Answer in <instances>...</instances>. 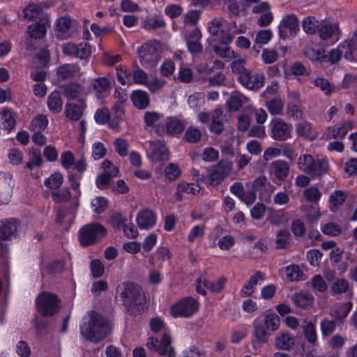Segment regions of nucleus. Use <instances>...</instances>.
Wrapping results in <instances>:
<instances>
[{"instance_id": "f257e3e1", "label": "nucleus", "mask_w": 357, "mask_h": 357, "mask_svg": "<svg viewBox=\"0 0 357 357\" xmlns=\"http://www.w3.org/2000/svg\"><path fill=\"white\" fill-rule=\"evenodd\" d=\"M116 294L120 297L125 312L129 315L137 316L144 312L146 299L138 284L130 281L123 282L117 286Z\"/></svg>"}, {"instance_id": "f03ea898", "label": "nucleus", "mask_w": 357, "mask_h": 357, "mask_svg": "<svg viewBox=\"0 0 357 357\" xmlns=\"http://www.w3.org/2000/svg\"><path fill=\"white\" fill-rule=\"evenodd\" d=\"M280 326V319L272 310H265L252 321V342L262 345L268 343L270 337Z\"/></svg>"}, {"instance_id": "7ed1b4c3", "label": "nucleus", "mask_w": 357, "mask_h": 357, "mask_svg": "<svg viewBox=\"0 0 357 357\" xmlns=\"http://www.w3.org/2000/svg\"><path fill=\"white\" fill-rule=\"evenodd\" d=\"M225 21L218 19L212 20L208 26V31L211 36L208 40L213 43V50L215 53L222 58L230 57L234 54V51L231 50L229 45L232 42L234 36L224 30V23Z\"/></svg>"}, {"instance_id": "20e7f679", "label": "nucleus", "mask_w": 357, "mask_h": 357, "mask_svg": "<svg viewBox=\"0 0 357 357\" xmlns=\"http://www.w3.org/2000/svg\"><path fill=\"white\" fill-rule=\"evenodd\" d=\"M79 330L85 339L98 342L104 340L109 333V321L98 312L92 310L89 321L81 324Z\"/></svg>"}, {"instance_id": "39448f33", "label": "nucleus", "mask_w": 357, "mask_h": 357, "mask_svg": "<svg viewBox=\"0 0 357 357\" xmlns=\"http://www.w3.org/2000/svg\"><path fill=\"white\" fill-rule=\"evenodd\" d=\"M107 234V229L98 222L82 227L78 231V241L82 247H89L100 241Z\"/></svg>"}, {"instance_id": "423d86ee", "label": "nucleus", "mask_w": 357, "mask_h": 357, "mask_svg": "<svg viewBox=\"0 0 357 357\" xmlns=\"http://www.w3.org/2000/svg\"><path fill=\"white\" fill-rule=\"evenodd\" d=\"M298 168L312 178H320L328 173V162L325 159L315 158L310 154L301 155L298 161Z\"/></svg>"}, {"instance_id": "0eeeda50", "label": "nucleus", "mask_w": 357, "mask_h": 357, "mask_svg": "<svg viewBox=\"0 0 357 357\" xmlns=\"http://www.w3.org/2000/svg\"><path fill=\"white\" fill-rule=\"evenodd\" d=\"M199 301L192 296L182 297L169 307V314L173 318L192 317L199 309Z\"/></svg>"}, {"instance_id": "6e6552de", "label": "nucleus", "mask_w": 357, "mask_h": 357, "mask_svg": "<svg viewBox=\"0 0 357 357\" xmlns=\"http://www.w3.org/2000/svg\"><path fill=\"white\" fill-rule=\"evenodd\" d=\"M60 301L56 294L49 291H43L36 298V307L42 317H53L59 310Z\"/></svg>"}, {"instance_id": "1a4fd4ad", "label": "nucleus", "mask_w": 357, "mask_h": 357, "mask_svg": "<svg viewBox=\"0 0 357 357\" xmlns=\"http://www.w3.org/2000/svg\"><path fill=\"white\" fill-rule=\"evenodd\" d=\"M138 52L140 63L146 68H155L161 59L160 43L157 40L144 43Z\"/></svg>"}, {"instance_id": "9d476101", "label": "nucleus", "mask_w": 357, "mask_h": 357, "mask_svg": "<svg viewBox=\"0 0 357 357\" xmlns=\"http://www.w3.org/2000/svg\"><path fill=\"white\" fill-rule=\"evenodd\" d=\"M171 343V336L165 333L160 340L155 337H149L146 346L149 349L157 352L160 356L167 354V357H176L174 348L169 347Z\"/></svg>"}, {"instance_id": "9b49d317", "label": "nucleus", "mask_w": 357, "mask_h": 357, "mask_svg": "<svg viewBox=\"0 0 357 357\" xmlns=\"http://www.w3.org/2000/svg\"><path fill=\"white\" fill-rule=\"evenodd\" d=\"M292 125L280 118L272 119L268 125L270 137L279 142L285 141L291 137Z\"/></svg>"}, {"instance_id": "f8f14e48", "label": "nucleus", "mask_w": 357, "mask_h": 357, "mask_svg": "<svg viewBox=\"0 0 357 357\" xmlns=\"http://www.w3.org/2000/svg\"><path fill=\"white\" fill-rule=\"evenodd\" d=\"M62 50L65 55L79 59H87L91 54V45L86 42L79 44L66 43L63 45Z\"/></svg>"}, {"instance_id": "ddd939ff", "label": "nucleus", "mask_w": 357, "mask_h": 357, "mask_svg": "<svg viewBox=\"0 0 357 357\" xmlns=\"http://www.w3.org/2000/svg\"><path fill=\"white\" fill-rule=\"evenodd\" d=\"M287 30L291 35H296L300 30L299 20L294 13L284 15L280 21L278 25L279 37L286 39L288 37Z\"/></svg>"}, {"instance_id": "4468645a", "label": "nucleus", "mask_w": 357, "mask_h": 357, "mask_svg": "<svg viewBox=\"0 0 357 357\" xmlns=\"http://www.w3.org/2000/svg\"><path fill=\"white\" fill-rule=\"evenodd\" d=\"M238 80L246 89L258 90L264 86V75L261 73L252 74L247 69L238 77Z\"/></svg>"}, {"instance_id": "2eb2a0df", "label": "nucleus", "mask_w": 357, "mask_h": 357, "mask_svg": "<svg viewBox=\"0 0 357 357\" xmlns=\"http://www.w3.org/2000/svg\"><path fill=\"white\" fill-rule=\"evenodd\" d=\"M20 222L14 218H6L0 221V240L8 241L17 236Z\"/></svg>"}, {"instance_id": "dca6fc26", "label": "nucleus", "mask_w": 357, "mask_h": 357, "mask_svg": "<svg viewBox=\"0 0 357 357\" xmlns=\"http://www.w3.org/2000/svg\"><path fill=\"white\" fill-rule=\"evenodd\" d=\"M157 221L155 213L151 209L144 208L140 211L136 217L137 226L140 229H150L153 228Z\"/></svg>"}, {"instance_id": "f3484780", "label": "nucleus", "mask_w": 357, "mask_h": 357, "mask_svg": "<svg viewBox=\"0 0 357 357\" xmlns=\"http://www.w3.org/2000/svg\"><path fill=\"white\" fill-rule=\"evenodd\" d=\"M151 149L149 154L153 162H164L169 160V150L161 141H156L151 144Z\"/></svg>"}, {"instance_id": "a211bd4d", "label": "nucleus", "mask_w": 357, "mask_h": 357, "mask_svg": "<svg viewBox=\"0 0 357 357\" xmlns=\"http://www.w3.org/2000/svg\"><path fill=\"white\" fill-rule=\"evenodd\" d=\"M50 26L49 21L45 18H40L27 27V33L31 38L42 39L47 33V27Z\"/></svg>"}, {"instance_id": "6ab92c4d", "label": "nucleus", "mask_w": 357, "mask_h": 357, "mask_svg": "<svg viewBox=\"0 0 357 357\" xmlns=\"http://www.w3.org/2000/svg\"><path fill=\"white\" fill-rule=\"evenodd\" d=\"M343 57L351 62L357 63V38L352 37L340 43Z\"/></svg>"}, {"instance_id": "aec40b11", "label": "nucleus", "mask_w": 357, "mask_h": 357, "mask_svg": "<svg viewBox=\"0 0 357 357\" xmlns=\"http://www.w3.org/2000/svg\"><path fill=\"white\" fill-rule=\"evenodd\" d=\"M80 68L77 63H64L56 68V77L60 81L73 79L79 72Z\"/></svg>"}, {"instance_id": "412c9836", "label": "nucleus", "mask_w": 357, "mask_h": 357, "mask_svg": "<svg viewBox=\"0 0 357 357\" xmlns=\"http://www.w3.org/2000/svg\"><path fill=\"white\" fill-rule=\"evenodd\" d=\"M16 125V113L11 109L3 107L0 112V128L11 130Z\"/></svg>"}, {"instance_id": "4be33fe9", "label": "nucleus", "mask_w": 357, "mask_h": 357, "mask_svg": "<svg viewBox=\"0 0 357 357\" xmlns=\"http://www.w3.org/2000/svg\"><path fill=\"white\" fill-rule=\"evenodd\" d=\"M130 100L132 105L138 109H145L150 103L149 95L146 91L141 89L132 91Z\"/></svg>"}, {"instance_id": "5701e85b", "label": "nucleus", "mask_w": 357, "mask_h": 357, "mask_svg": "<svg viewBox=\"0 0 357 357\" xmlns=\"http://www.w3.org/2000/svg\"><path fill=\"white\" fill-rule=\"evenodd\" d=\"M91 84L98 99L102 100L107 96L110 89V82L106 77H100L96 78Z\"/></svg>"}, {"instance_id": "b1692460", "label": "nucleus", "mask_w": 357, "mask_h": 357, "mask_svg": "<svg viewBox=\"0 0 357 357\" xmlns=\"http://www.w3.org/2000/svg\"><path fill=\"white\" fill-rule=\"evenodd\" d=\"M352 303L347 302L341 305H338L332 308L331 315L341 326L344 324V319L348 316L352 309Z\"/></svg>"}, {"instance_id": "393cba45", "label": "nucleus", "mask_w": 357, "mask_h": 357, "mask_svg": "<svg viewBox=\"0 0 357 357\" xmlns=\"http://www.w3.org/2000/svg\"><path fill=\"white\" fill-rule=\"evenodd\" d=\"M190 38H195V40H191L187 39L186 43L188 50L192 55H195L201 53L203 50V47L201 43L199 41L202 37L201 32L199 29L193 30L189 35Z\"/></svg>"}, {"instance_id": "a878e982", "label": "nucleus", "mask_w": 357, "mask_h": 357, "mask_svg": "<svg viewBox=\"0 0 357 357\" xmlns=\"http://www.w3.org/2000/svg\"><path fill=\"white\" fill-rule=\"evenodd\" d=\"M47 108L54 114L59 113L63 107V101L60 93L54 90L47 97Z\"/></svg>"}, {"instance_id": "bb28decb", "label": "nucleus", "mask_w": 357, "mask_h": 357, "mask_svg": "<svg viewBox=\"0 0 357 357\" xmlns=\"http://www.w3.org/2000/svg\"><path fill=\"white\" fill-rule=\"evenodd\" d=\"M339 31L338 24L335 22H323L318 29L319 38L326 40L332 38L334 33Z\"/></svg>"}, {"instance_id": "cd10ccee", "label": "nucleus", "mask_w": 357, "mask_h": 357, "mask_svg": "<svg viewBox=\"0 0 357 357\" xmlns=\"http://www.w3.org/2000/svg\"><path fill=\"white\" fill-rule=\"evenodd\" d=\"M294 344V340L290 333L283 332L275 337V347L280 350H289Z\"/></svg>"}, {"instance_id": "c85d7f7f", "label": "nucleus", "mask_w": 357, "mask_h": 357, "mask_svg": "<svg viewBox=\"0 0 357 357\" xmlns=\"http://www.w3.org/2000/svg\"><path fill=\"white\" fill-rule=\"evenodd\" d=\"M166 129L168 135L174 136L182 133L185 129V123L181 120L174 117H168L166 120Z\"/></svg>"}, {"instance_id": "c756f323", "label": "nucleus", "mask_w": 357, "mask_h": 357, "mask_svg": "<svg viewBox=\"0 0 357 357\" xmlns=\"http://www.w3.org/2000/svg\"><path fill=\"white\" fill-rule=\"evenodd\" d=\"M124 115V107L113 106L109 112V127L112 129H118Z\"/></svg>"}, {"instance_id": "7c9ffc66", "label": "nucleus", "mask_w": 357, "mask_h": 357, "mask_svg": "<svg viewBox=\"0 0 357 357\" xmlns=\"http://www.w3.org/2000/svg\"><path fill=\"white\" fill-rule=\"evenodd\" d=\"M337 326L341 327L342 326L333 318L331 319L328 318L323 319L320 322V331L322 337L324 338L331 335L335 331Z\"/></svg>"}, {"instance_id": "2f4dec72", "label": "nucleus", "mask_w": 357, "mask_h": 357, "mask_svg": "<svg viewBox=\"0 0 357 357\" xmlns=\"http://www.w3.org/2000/svg\"><path fill=\"white\" fill-rule=\"evenodd\" d=\"M291 300L296 306L306 309L312 305L314 297L310 294L300 292L293 295Z\"/></svg>"}, {"instance_id": "473e14b6", "label": "nucleus", "mask_w": 357, "mask_h": 357, "mask_svg": "<svg viewBox=\"0 0 357 357\" xmlns=\"http://www.w3.org/2000/svg\"><path fill=\"white\" fill-rule=\"evenodd\" d=\"M351 128L346 123L339 126H329L327 128L328 138L342 139L347 135L349 129Z\"/></svg>"}, {"instance_id": "72a5a7b5", "label": "nucleus", "mask_w": 357, "mask_h": 357, "mask_svg": "<svg viewBox=\"0 0 357 357\" xmlns=\"http://www.w3.org/2000/svg\"><path fill=\"white\" fill-rule=\"evenodd\" d=\"M65 268L63 259H54L50 261L43 267V271L48 275H56L61 273Z\"/></svg>"}, {"instance_id": "f704fd0d", "label": "nucleus", "mask_w": 357, "mask_h": 357, "mask_svg": "<svg viewBox=\"0 0 357 357\" xmlns=\"http://www.w3.org/2000/svg\"><path fill=\"white\" fill-rule=\"evenodd\" d=\"M83 107L75 103H68L65 108L66 118L71 121H78L82 115Z\"/></svg>"}, {"instance_id": "c9c22d12", "label": "nucleus", "mask_w": 357, "mask_h": 357, "mask_svg": "<svg viewBox=\"0 0 357 357\" xmlns=\"http://www.w3.org/2000/svg\"><path fill=\"white\" fill-rule=\"evenodd\" d=\"M116 71L117 80L121 84L126 85L131 83L132 70L126 66L119 65L116 66Z\"/></svg>"}, {"instance_id": "e433bc0d", "label": "nucleus", "mask_w": 357, "mask_h": 357, "mask_svg": "<svg viewBox=\"0 0 357 357\" xmlns=\"http://www.w3.org/2000/svg\"><path fill=\"white\" fill-rule=\"evenodd\" d=\"M320 22L313 16H307L303 20L302 27L307 34H314L317 32Z\"/></svg>"}, {"instance_id": "4c0bfd02", "label": "nucleus", "mask_w": 357, "mask_h": 357, "mask_svg": "<svg viewBox=\"0 0 357 357\" xmlns=\"http://www.w3.org/2000/svg\"><path fill=\"white\" fill-rule=\"evenodd\" d=\"M273 169L277 178L284 180L289 172L288 163L282 160H277L273 163Z\"/></svg>"}, {"instance_id": "58836bf2", "label": "nucleus", "mask_w": 357, "mask_h": 357, "mask_svg": "<svg viewBox=\"0 0 357 357\" xmlns=\"http://www.w3.org/2000/svg\"><path fill=\"white\" fill-rule=\"evenodd\" d=\"M227 278L224 276L219 278L216 281L203 280V286L213 293H220L225 287Z\"/></svg>"}, {"instance_id": "ea45409f", "label": "nucleus", "mask_w": 357, "mask_h": 357, "mask_svg": "<svg viewBox=\"0 0 357 357\" xmlns=\"http://www.w3.org/2000/svg\"><path fill=\"white\" fill-rule=\"evenodd\" d=\"M48 119L44 114H38L31 120L29 125L31 131H43L48 125Z\"/></svg>"}, {"instance_id": "a19ab883", "label": "nucleus", "mask_w": 357, "mask_h": 357, "mask_svg": "<svg viewBox=\"0 0 357 357\" xmlns=\"http://www.w3.org/2000/svg\"><path fill=\"white\" fill-rule=\"evenodd\" d=\"M127 222V218L120 212L112 213L109 218V223L111 227L117 230H122Z\"/></svg>"}, {"instance_id": "79ce46f5", "label": "nucleus", "mask_w": 357, "mask_h": 357, "mask_svg": "<svg viewBox=\"0 0 357 357\" xmlns=\"http://www.w3.org/2000/svg\"><path fill=\"white\" fill-rule=\"evenodd\" d=\"M119 173V169L114 171L106 172L98 175L96 178V185L100 190H102L110 183L111 178L116 176Z\"/></svg>"}, {"instance_id": "37998d69", "label": "nucleus", "mask_w": 357, "mask_h": 357, "mask_svg": "<svg viewBox=\"0 0 357 357\" xmlns=\"http://www.w3.org/2000/svg\"><path fill=\"white\" fill-rule=\"evenodd\" d=\"M63 181V175L60 172H54L50 177L45 180L44 184L46 187L52 190H58L61 188Z\"/></svg>"}, {"instance_id": "c03bdc74", "label": "nucleus", "mask_w": 357, "mask_h": 357, "mask_svg": "<svg viewBox=\"0 0 357 357\" xmlns=\"http://www.w3.org/2000/svg\"><path fill=\"white\" fill-rule=\"evenodd\" d=\"M165 26L166 22L164 18L160 15H154L153 17L144 20L143 26L145 29L149 31Z\"/></svg>"}, {"instance_id": "a18cd8bd", "label": "nucleus", "mask_w": 357, "mask_h": 357, "mask_svg": "<svg viewBox=\"0 0 357 357\" xmlns=\"http://www.w3.org/2000/svg\"><path fill=\"white\" fill-rule=\"evenodd\" d=\"M82 88L79 84L73 82L68 84L63 88V96L68 100H74L79 97Z\"/></svg>"}, {"instance_id": "49530a36", "label": "nucleus", "mask_w": 357, "mask_h": 357, "mask_svg": "<svg viewBox=\"0 0 357 357\" xmlns=\"http://www.w3.org/2000/svg\"><path fill=\"white\" fill-rule=\"evenodd\" d=\"M303 334L307 341L314 346L317 343V333L316 326L312 321L307 323L303 327Z\"/></svg>"}, {"instance_id": "de8ad7c7", "label": "nucleus", "mask_w": 357, "mask_h": 357, "mask_svg": "<svg viewBox=\"0 0 357 357\" xmlns=\"http://www.w3.org/2000/svg\"><path fill=\"white\" fill-rule=\"evenodd\" d=\"M273 33L270 29L260 30L256 35L254 48H261L262 45L267 44L272 38Z\"/></svg>"}, {"instance_id": "09e8293b", "label": "nucleus", "mask_w": 357, "mask_h": 357, "mask_svg": "<svg viewBox=\"0 0 357 357\" xmlns=\"http://www.w3.org/2000/svg\"><path fill=\"white\" fill-rule=\"evenodd\" d=\"M181 172L177 164H168L164 171L165 178L168 181H176L181 175Z\"/></svg>"}, {"instance_id": "8fccbe9b", "label": "nucleus", "mask_w": 357, "mask_h": 357, "mask_svg": "<svg viewBox=\"0 0 357 357\" xmlns=\"http://www.w3.org/2000/svg\"><path fill=\"white\" fill-rule=\"evenodd\" d=\"M322 48L307 47L305 50V55L312 61H326V56Z\"/></svg>"}, {"instance_id": "3c124183", "label": "nucleus", "mask_w": 357, "mask_h": 357, "mask_svg": "<svg viewBox=\"0 0 357 357\" xmlns=\"http://www.w3.org/2000/svg\"><path fill=\"white\" fill-rule=\"evenodd\" d=\"M314 84L319 87L326 96H331L335 90L334 85L324 77H317L314 80Z\"/></svg>"}, {"instance_id": "603ef678", "label": "nucleus", "mask_w": 357, "mask_h": 357, "mask_svg": "<svg viewBox=\"0 0 357 357\" xmlns=\"http://www.w3.org/2000/svg\"><path fill=\"white\" fill-rule=\"evenodd\" d=\"M202 133L199 129L190 126L187 128L183 139L190 144H197L200 141Z\"/></svg>"}, {"instance_id": "864d4df0", "label": "nucleus", "mask_w": 357, "mask_h": 357, "mask_svg": "<svg viewBox=\"0 0 357 357\" xmlns=\"http://www.w3.org/2000/svg\"><path fill=\"white\" fill-rule=\"evenodd\" d=\"M266 106L272 115L280 114L283 109V102L280 98H274L266 101Z\"/></svg>"}, {"instance_id": "5fc2aeb1", "label": "nucleus", "mask_w": 357, "mask_h": 357, "mask_svg": "<svg viewBox=\"0 0 357 357\" xmlns=\"http://www.w3.org/2000/svg\"><path fill=\"white\" fill-rule=\"evenodd\" d=\"M286 275L287 278L291 282L299 281L302 280L303 273L301 270L298 265L291 264L286 268Z\"/></svg>"}, {"instance_id": "6e6d98bb", "label": "nucleus", "mask_w": 357, "mask_h": 357, "mask_svg": "<svg viewBox=\"0 0 357 357\" xmlns=\"http://www.w3.org/2000/svg\"><path fill=\"white\" fill-rule=\"evenodd\" d=\"M52 199L55 202L64 203L71 198V192L69 188L58 189L52 191Z\"/></svg>"}, {"instance_id": "4d7b16f0", "label": "nucleus", "mask_w": 357, "mask_h": 357, "mask_svg": "<svg viewBox=\"0 0 357 357\" xmlns=\"http://www.w3.org/2000/svg\"><path fill=\"white\" fill-rule=\"evenodd\" d=\"M90 271L93 278H99L102 277L105 273V266L100 259H95L91 261Z\"/></svg>"}, {"instance_id": "13d9d810", "label": "nucleus", "mask_w": 357, "mask_h": 357, "mask_svg": "<svg viewBox=\"0 0 357 357\" xmlns=\"http://www.w3.org/2000/svg\"><path fill=\"white\" fill-rule=\"evenodd\" d=\"M91 206L95 213L101 214L107 209V200L103 197H97L91 200Z\"/></svg>"}, {"instance_id": "bf43d9fd", "label": "nucleus", "mask_w": 357, "mask_h": 357, "mask_svg": "<svg viewBox=\"0 0 357 357\" xmlns=\"http://www.w3.org/2000/svg\"><path fill=\"white\" fill-rule=\"evenodd\" d=\"M109 110L105 107L98 108L94 114V120L98 125H109Z\"/></svg>"}, {"instance_id": "052dcab7", "label": "nucleus", "mask_w": 357, "mask_h": 357, "mask_svg": "<svg viewBox=\"0 0 357 357\" xmlns=\"http://www.w3.org/2000/svg\"><path fill=\"white\" fill-rule=\"evenodd\" d=\"M132 82L137 84H145L148 79V75L146 72L139 68L137 63L135 64L134 70L132 73Z\"/></svg>"}, {"instance_id": "680f3d73", "label": "nucleus", "mask_w": 357, "mask_h": 357, "mask_svg": "<svg viewBox=\"0 0 357 357\" xmlns=\"http://www.w3.org/2000/svg\"><path fill=\"white\" fill-rule=\"evenodd\" d=\"M303 196L308 202H318L321 197V192L315 186H310L303 191Z\"/></svg>"}, {"instance_id": "e2e57ef3", "label": "nucleus", "mask_w": 357, "mask_h": 357, "mask_svg": "<svg viewBox=\"0 0 357 357\" xmlns=\"http://www.w3.org/2000/svg\"><path fill=\"white\" fill-rule=\"evenodd\" d=\"M290 236V232L287 229H280L276 236V248L278 249L287 248Z\"/></svg>"}, {"instance_id": "0e129e2a", "label": "nucleus", "mask_w": 357, "mask_h": 357, "mask_svg": "<svg viewBox=\"0 0 357 357\" xmlns=\"http://www.w3.org/2000/svg\"><path fill=\"white\" fill-rule=\"evenodd\" d=\"M349 288V282L344 278L337 279L331 287L333 295L345 293Z\"/></svg>"}, {"instance_id": "69168bd1", "label": "nucleus", "mask_w": 357, "mask_h": 357, "mask_svg": "<svg viewBox=\"0 0 357 357\" xmlns=\"http://www.w3.org/2000/svg\"><path fill=\"white\" fill-rule=\"evenodd\" d=\"M321 230L324 234L331 236H337L342 232L340 226L333 222L324 224L321 226Z\"/></svg>"}, {"instance_id": "338daca9", "label": "nucleus", "mask_w": 357, "mask_h": 357, "mask_svg": "<svg viewBox=\"0 0 357 357\" xmlns=\"http://www.w3.org/2000/svg\"><path fill=\"white\" fill-rule=\"evenodd\" d=\"M177 185L178 186L179 190L182 191L183 193L195 195L200 191V186L198 184H195L194 183L181 181L178 183Z\"/></svg>"}, {"instance_id": "774afa93", "label": "nucleus", "mask_w": 357, "mask_h": 357, "mask_svg": "<svg viewBox=\"0 0 357 357\" xmlns=\"http://www.w3.org/2000/svg\"><path fill=\"white\" fill-rule=\"evenodd\" d=\"M91 156L95 160L104 158L107 153V149L100 142H96L92 144Z\"/></svg>"}]
</instances>
